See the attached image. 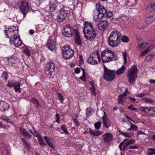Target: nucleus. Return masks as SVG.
<instances>
[{
    "label": "nucleus",
    "instance_id": "1",
    "mask_svg": "<svg viewBox=\"0 0 155 155\" xmlns=\"http://www.w3.org/2000/svg\"><path fill=\"white\" fill-rule=\"evenodd\" d=\"M101 57L103 63L116 60L117 58L116 54L108 49H105L102 51Z\"/></svg>",
    "mask_w": 155,
    "mask_h": 155
},
{
    "label": "nucleus",
    "instance_id": "2",
    "mask_svg": "<svg viewBox=\"0 0 155 155\" xmlns=\"http://www.w3.org/2000/svg\"><path fill=\"white\" fill-rule=\"evenodd\" d=\"M119 33L118 31H114L109 37L107 41L111 46L113 47L117 46L120 43Z\"/></svg>",
    "mask_w": 155,
    "mask_h": 155
},
{
    "label": "nucleus",
    "instance_id": "3",
    "mask_svg": "<svg viewBox=\"0 0 155 155\" xmlns=\"http://www.w3.org/2000/svg\"><path fill=\"white\" fill-rule=\"evenodd\" d=\"M137 69L136 65H133L129 69L127 73V77L128 79V82L131 84H134L137 77Z\"/></svg>",
    "mask_w": 155,
    "mask_h": 155
},
{
    "label": "nucleus",
    "instance_id": "4",
    "mask_svg": "<svg viewBox=\"0 0 155 155\" xmlns=\"http://www.w3.org/2000/svg\"><path fill=\"white\" fill-rule=\"evenodd\" d=\"M98 60L99 62H101V58L100 54L97 50L95 52H92L90 54V57L88 58L87 61L90 64L94 65L98 64L97 60Z\"/></svg>",
    "mask_w": 155,
    "mask_h": 155
},
{
    "label": "nucleus",
    "instance_id": "5",
    "mask_svg": "<svg viewBox=\"0 0 155 155\" xmlns=\"http://www.w3.org/2000/svg\"><path fill=\"white\" fill-rule=\"evenodd\" d=\"M104 78L108 81H111L115 78V73L114 71H110L104 65Z\"/></svg>",
    "mask_w": 155,
    "mask_h": 155
},
{
    "label": "nucleus",
    "instance_id": "6",
    "mask_svg": "<svg viewBox=\"0 0 155 155\" xmlns=\"http://www.w3.org/2000/svg\"><path fill=\"white\" fill-rule=\"evenodd\" d=\"M62 54L65 59H69L71 58L74 54V51L67 45H65L62 48Z\"/></svg>",
    "mask_w": 155,
    "mask_h": 155
},
{
    "label": "nucleus",
    "instance_id": "7",
    "mask_svg": "<svg viewBox=\"0 0 155 155\" xmlns=\"http://www.w3.org/2000/svg\"><path fill=\"white\" fill-rule=\"evenodd\" d=\"M86 32H83L85 38L87 40H93L96 37L95 31L94 28H92L91 30L90 31L87 29L86 31Z\"/></svg>",
    "mask_w": 155,
    "mask_h": 155
},
{
    "label": "nucleus",
    "instance_id": "8",
    "mask_svg": "<svg viewBox=\"0 0 155 155\" xmlns=\"http://www.w3.org/2000/svg\"><path fill=\"white\" fill-rule=\"evenodd\" d=\"M64 32L63 34L66 37H71L73 35L74 29L70 25H67L64 28Z\"/></svg>",
    "mask_w": 155,
    "mask_h": 155
},
{
    "label": "nucleus",
    "instance_id": "9",
    "mask_svg": "<svg viewBox=\"0 0 155 155\" xmlns=\"http://www.w3.org/2000/svg\"><path fill=\"white\" fill-rule=\"evenodd\" d=\"M20 9L23 14L24 17H25L26 14L29 9V6L28 2L24 0L21 1Z\"/></svg>",
    "mask_w": 155,
    "mask_h": 155
},
{
    "label": "nucleus",
    "instance_id": "10",
    "mask_svg": "<svg viewBox=\"0 0 155 155\" xmlns=\"http://www.w3.org/2000/svg\"><path fill=\"white\" fill-rule=\"evenodd\" d=\"M68 15L67 11L64 8H61L58 12V20L60 22L63 21L66 18Z\"/></svg>",
    "mask_w": 155,
    "mask_h": 155
},
{
    "label": "nucleus",
    "instance_id": "11",
    "mask_svg": "<svg viewBox=\"0 0 155 155\" xmlns=\"http://www.w3.org/2000/svg\"><path fill=\"white\" fill-rule=\"evenodd\" d=\"M5 33L6 35L8 36V37L10 39L11 37H15L16 36H18L16 33H18L17 31L13 29L9 28L8 30H5Z\"/></svg>",
    "mask_w": 155,
    "mask_h": 155
},
{
    "label": "nucleus",
    "instance_id": "12",
    "mask_svg": "<svg viewBox=\"0 0 155 155\" xmlns=\"http://www.w3.org/2000/svg\"><path fill=\"white\" fill-rule=\"evenodd\" d=\"M18 36H16L15 37H11L10 38L11 44H14L15 46L16 47H18L20 46L22 44V41L20 39L18 38Z\"/></svg>",
    "mask_w": 155,
    "mask_h": 155
},
{
    "label": "nucleus",
    "instance_id": "13",
    "mask_svg": "<svg viewBox=\"0 0 155 155\" xmlns=\"http://www.w3.org/2000/svg\"><path fill=\"white\" fill-rule=\"evenodd\" d=\"M104 115L102 118L103 122L104 127L106 128H108L111 125V122L110 120L107 117V115L105 112H104Z\"/></svg>",
    "mask_w": 155,
    "mask_h": 155
},
{
    "label": "nucleus",
    "instance_id": "14",
    "mask_svg": "<svg viewBox=\"0 0 155 155\" xmlns=\"http://www.w3.org/2000/svg\"><path fill=\"white\" fill-rule=\"evenodd\" d=\"M56 44L54 41L50 38L48 39L47 45V47L51 51H53L56 48Z\"/></svg>",
    "mask_w": 155,
    "mask_h": 155
},
{
    "label": "nucleus",
    "instance_id": "15",
    "mask_svg": "<svg viewBox=\"0 0 155 155\" xmlns=\"http://www.w3.org/2000/svg\"><path fill=\"white\" fill-rule=\"evenodd\" d=\"M104 142L106 144L109 143L113 139V137L112 134L107 133L102 135Z\"/></svg>",
    "mask_w": 155,
    "mask_h": 155
},
{
    "label": "nucleus",
    "instance_id": "16",
    "mask_svg": "<svg viewBox=\"0 0 155 155\" xmlns=\"http://www.w3.org/2000/svg\"><path fill=\"white\" fill-rule=\"evenodd\" d=\"M154 21H155V16L154 14H153V15L150 16L147 18L146 22L144 24L143 26L142 27V28H144Z\"/></svg>",
    "mask_w": 155,
    "mask_h": 155
},
{
    "label": "nucleus",
    "instance_id": "17",
    "mask_svg": "<svg viewBox=\"0 0 155 155\" xmlns=\"http://www.w3.org/2000/svg\"><path fill=\"white\" fill-rule=\"evenodd\" d=\"M9 108V105L8 103L4 101L0 102V110L3 111H5Z\"/></svg>",
    "mask_w": 155,
    "mask_h": 155
},
{
    "label": "nucleus",
    "instance_id": "18",
    "mask_svg": "<svg viewBox=\"0 0 155 155\" xmlns=\"http://www.w3.org/2000/svg\"><path fill=\"white\" fill-rule=\"evenodd\" d=\"M108 24L106 20L101 21L98 24V27L99 29L102 30L106 28L107 27Z\"/></svg>",
    "mask_w": 155,
    "mask_h": 155
},
{
    "label": "nucleus",
    "instance_id": "19",
    "mask_svg": "<svg viewBox=\"0 0 155 155\" xmlns=\"http://www.w3.org/2000/svg\"><path fill=\"white\" fill-rule=\"evenodd\" d=\"M151 46H154L150 43H146L145 42H143L140 43L137 47V48H140V50H142L144 48L149 49V47H151Z\"/></svg>",
    "mask_w": 155,
    "mask_h": 155
},
{
    "label": "nucleus",
    "instance_id": "20",
    "mask_svg": "<svg viewBox=\"0 0 155 155\" xmlns=\"http://www.w3.org/2000/svg\"><path fill=\"white\" fill-rule=\"evenodd\" d=\"M44 138L48 145L51 148L54 149L55 148V147L53 144V140L47 136H45Z\"/></svg>",
    "mask_w": 155,
    "mask_h": 155
},
{
    "label": "nucleus",
    "instance_id": "21",
    "mask_svg": "<svg viewBox=\"0 0 155 155\" xmlns=\"http://www.w3.org/2000/svg\"><path fill=\"white\" fill-rule=\"evenodd\" d=\"M85 25L83 29V32H85L87 31V29L90 31L91 30L92 28H94L93 26L91 23L87 21L85 22Z\"/></svg>",
    "mask_w": 155,
    "mask_h": 155
},
{
    "label": "nucleus",
    "instance_id": "22",
    "mask_svg": "<svg viewBox=\"0 0 155 155\" xmlns=\"http://www.w3.org/2000/svg\"><path fill=\"white\" fill-rule=\"evenodd\" d=\"M127 139H125L123 142L120 143L119 147L121 151L122 150V146L123 149L124 150L125 148L129 145V143L127 141Z\"/></svg>",
    "mask_w": 155,
    "mask_h": 155
},
{
    "label": "nucleus",
    "instance_id": "23",
    "mask_svg": "<svg viewBox=\"0 0 155 155\" xmlns=\"http://www.w3.org/2000/svg\"><path fill=\"white\" fill-rule=\"evenodd\" d=\"M120 133L122 135L125 136L126 137H128L129 138H130L134 135V133L133 132H123L122 131L119 130Z\"/></svg>",
    "mask_w": 155,
    "mask_h": 155
},
{
    "label": "nucleus",
    "instance_id": "24",
    "mask_svg": "<svg viewBox=\"0 0 155 155\" xmlns=\"http://www.w3.org/2000/svg\"><path fill=\"white\" fill-rule=\"evenodd\" d=\"M48 70L50 72H53L55 69V66L53 63L50 62L47 65Z\"/></svg>",
    "mask_w": 155,
    "mask_h": 155
},
{
    "label": "nucleus",
    "instance_id": "25",
    "mask_svg": "<svg viewBox=\"0 0 155 155\" xmlns=\"http://www.w3.org/2000/svg\"><path fill=\"white\" fill-rule=\"evenodd\" d=\"M89 132L92 135L95 136H98L102 134V133L100 131H97L95 130H93L91 129H90Z\"/></svg>",
    "mask_w": 155,
    "mask_h": 155
},
{
    "label": "nucleus",
    "instance_id": "26",
    "mask_svg": "<svg viewBox=\"0 0 155 155\" xmlns=\"http://www.w3.org/2000/svg\"><path fill=\"white\" fill-rule=\"evenodd\" d=\"M147 113L150 116H154L155 115V107H149Z\"/></svg>",
    "mask_w": 155,
    "mask_h": 155
},
{
    "label": "nucleus",
    "instance_id": "27",
    "mask_svg": "<svg viewBox=\"0 0 155 155\" xmlns=\"http://www.w3.org/2000/svg\"><path fill=\"white\" fill-rule=\"evenodd\" d=\"M154 46H151V48L149 47V49H146L143 51H142L141 53V56H143L146 54L150 50H151L154 48Z\"/></svg>",
    "mask_w": 155,
    "mask_h": 155
},
{
    "label": "nucleus",
    "instance_id": "28",
    "mask_svg": "<svg viewBox=\"0 0 155 155\" xmlns=\"http://www.w3.org/2000/svg\"><path fill=\"white\" fill-rule=\"evenodd\" d=\"M149 10L150 12L155 11V2L150 3L148 6Z\"/></svg>",
    "mask_w": 155,
    "mask_h": 155
},
{
    "label": "nucleus",
    "instance_id": "29",
    "mask_svg": "<svg viewBox=\"0 0 155 155\" xmlns=\"http://www.w3.org/2000/svg\"><path fill=\"white\" fill-rule=\"evenodd\" d=\"M98 12H100L104 16L107 13V11L104 8H99L97 9Z\"/></svg>",
    "mask_w": 155,
    "mask_h": 155
},
{
    "label": "nucleus",
    "instance_id": "30",
    "mask_svg": "<svg viewBox=\"0 0 155 155\" xmlns=\"http://www.w3.org/2000/svg\"><path fill=\"white\" fill-rule=\"evenodd\" d=\"M125 67L123 66L121 68L117 70L116 72V74L117 75H120L123 73L125 70Z\"/></svg>",
    "mask_w": 155,
    "mask_h": 155
},
{
    "label": "nucleus",
    "instance_id": "31",
    "mask_svg": "<svg viewBox=\"0 0 155 155\" xmlns=\"http://www.w3.org/2000/svg\"><path fill=\"white\" fill-rule=\"evenodd\" d=\"M31 101L35 105L37 108L39 107V104L37 100L36 99L35 97H34L31 99Z\"/></svg>",
    "mask_w": 155,
    "mask_h": 155
},
{
    "label": "nucleus",
    "instance_id": "32",
    "mask_svg": "<svg viewBox=\"0 0 155 155\" xmlns=\"http://www.w3.org/2000/svg\"><path fill=\"white\" fill-rule=\"evenodd\" d=\"M75 41L78 45H80L81 44V40L80 38V36L78 33L77 32L75 34Z\"/></svg>",
    "mask_w": 155,
    "mask_h": 155
},
{
    "label": "nucleus",
    "instance_id": "33",
    "mask_svg": "<svg viewBox=\"0 0 155 155\" xmlns=\"http://www.w3.org/2000/svg\"><path fill=\"white\" fill-rule=\"evenodd\" d=\"M147 154L148 155L155 154V148H148L147 150Z\"/></svg>",
    "mask_w": 155,
    "mask_h": 155
},
{
    "label": "nucleus",
    "instance_id": "34",
    "mask_svg": "<svg viewBox=\"0 0 155 155\" xmlns=\"http://www.w3.org/2000/svg\"><path fill=\"white\" fill-rule=\"evenodd\" d=\"M12 6L14 8H18L19 7L18 3L16 1L12 2L11 3Z\"/></svg>",
    "mask_w": 155,
    "mask_h": 155
},
{
    "label": "nucleus",
    "instance_id": "35",
    "mask_svg": "<svg viewBox=\"0 0 155 155\" xmlns=\"http://www.w3.org/2000/svg\"><path fill=\"white\" fill-rule=\"evenodd\" d=\"M125 97H118L117 101L119 104H123L125 101Z\"/></svg>",
    "mask_w": 155,
    "mask_h": 155
},
{
    "label": "nucleus",
    "instance_id": "36",
    "mask_svg": "<svg viewBox=\"0 0 155 155\" xmlns=\"http://www.w3.org/2000/svg\"><path fill=\"white\" fill-rule=\"evenodd\" d=\"M101 122L98 121L95 123L94 124V126L96 129H99L101 125Z\"/></svg>",
    "mask_w": 155,
    "mask_h": 155
},
{
    "label": "nucleus",
    "instance_id": "37",
    "mask_svg": "<svg viewBox=\"0 0 155 155\" xmlns=\"http://www.w3.org/2000/svg\"><path fill=\"white\" fill-rule=\"evenodd\" d=\"M130 94V93L128 91L127 88L125 91L123 93L118 96V97H123V96H126Z\"/></svg>",
    "mask_w": 155,
    "mask_h": 155
},
{
    "label": "nucleus",
    "instance_id": "38",
    "mask_svg": "<svg viewBox=\"0 0 155 155\" xmlns=\"http://www.w3.org/2000/svg\"><path fill=\"white\" fill-rule=\"evenodd\" d=\"M21 140L24 143L26 147L28 149L30 147V145L28 144V143L26 141V140L24 138H21Z\"/></svg>",
    "mask_w": 155,
    "mask_h": 155
},
{
    "label": "nucleus",
    "instance_id": "39",
    "mask_svg": "<svg viewBox=\"0 0 155 155\" xmlns=\"http://www.w3.org/2000/svg\"><path fill=\"white\" fill-rule=\"evenodd\" d=\"M82 70L83 71V75L81 77H80V78L82 81H86V78L85 76V72L84 69H82Z\"/></svg>",
    "mask_w": 155,
    "mask_h": 155
},
{
    "label": "nucleus",
    "instance_id": "40",
    "mask_svg": "<svg viewBox=\"0 0 155 155\" xmlns=\"http://www.w3.org/2000/svg\"><path fill=\"white\" fill-rule=\"evenodd\" d=\"M8 74L5 71H4L2 74V77L5 81H6L8 78Z\"/></svg>",
    "mask_w": 155,
    "mask_h": 155
},
{
    "label": "nucleus",
    "instance_id": "41",
    "mask_svg": "<svg viewBox=\"0 0 155 155\" xmlns=\"http://www.w3.org/2000/svg\"><path fill=\"white\" fill-rule=\"evenodd\" d=\"M29 131L35 137H38L39 135L38 132L35 130H29Z\"/></svg>",
    "mask_w": 155,
    "mask_h": 155
},
{
    "label": "nucleus",
    "instance_id": "42",
    "mask_svg": "<svg viewBox=\"0 0 155 155\" xmlns=\"http://www.w3.org/2000/svg\"><path fill=\"white\" fill-rule=\"evenodd\" d=\"M50 10L51 12H53L55 10L56 5L54 3L51 4L50 2Z\"/></svg>",
    "mask_w": 155,
    "mask_h": 155
},
{
    "label": "nucleus",
    "instance_id": "43",
    "mask_svg": "<svg viewBox=\"0 0 155 155\" xmlns=\"http://www.w3.org/2000/svg\"><path fill=\"white\" fill-rule=\"evenodd\" d=\"M61 129L64 131V133L66 134H68V131L66 127L64 125H62L61 127Z\"/></svg>",
    "mask_w": 155,
    "mask_h": 155
},
{
    "label": "nucleus",
    "instance_id": "44",
    "mask_svg": "<svg viewBox=\"0 0 155 155\" xmlns=\"http://www.w3.org/2000/svg\"><path fill=\"white\" fill-rule=\"evenodd\" d=\"M121 40L123 42H127L129 41V38L126 36L124 35L122 37Z\"/></svg>",
    "mask_w": 155,
    "mask_h": 155
},
{
    "label": "nucleus",
    "instance_id": "45",
    "mask_svg": "<svg viewBox=\"0 0 155 155\" xmlns=\"http://www.w3.org/2000/svg\"><path fill=\"white\" fill-rule=\"evenodd\" d=\"M140 110L144 113H148L149 108L147 107H140Z\"/></svg>",
    "mask_w": 155,
    "mask_h": 155
},
{
    "label": "nucleus",
    "instance_id": "46",
    "mask_svg": "<svg viewBox=\"0 0 155 155\" xmlns=\"http://www.w3.org/2000/svg\"><path fill=\"white\" fill-rule=\"evenodd\" d=\"M131 124V128H132V130L134 131H137V130L138 127L137 126L133 124L131 122H129Z\"/></svg>",
    "mask_w": 155,
    "mask_h": 155
},
{
    "label": "nucleus",
    "instance_id": "47",
    "mask_svg": "<svg viewBox=\"0 0 155 155\" xmlns=\"http://www.w3.org/2000/svg\"><path fill=\"white\" fill-rule=\"evenodd\" d=\"M19 129L21 134L23 135V136L27 133L26 130L22 127L20 128Z\"/></svg>",
    "mask_w": 155,
    "mask_h": 155
},
{
    "label": "nucleus",
    "instance_id": "48",
    "mask_svg": "<svg viewBox=\"0 0 155 155\" xmlns=\"http://www.w3.org/2000/svg\"><path fill=\"white\" fill-rule=\"evenodd\" d=\"M143 101L145 102L146 103H151L153 102V101L150 98H144Z\"/></svg>",
    "mask_w": 155,
    "mask_h": 155
},
{
    "label": "nucleus",
    "instance_id": "49",
    "mask_svg": "<svg viewBox=\"0 0 155 155\" xmlns=\"http://www.w3.org/2000/svg\"><path fill=\"white\" fill-rule=\"evenodd\" d=\"M24 52L25 53V55L28 56L30 55V51L28 49H26L24 50Z\"/></svg>",
    "mask_w": 155,
    "mask_h": 155
},
{
    "label": "nucleus",
    "instance_id": "50",
    "mask_svg": "<svg viewBox=\"0 0 155 155\" xmlns=\"http://www.w3.org/2000/svg\"><path fill=\"white\" fill-rule=\"evenodd\" d=\"M1 119L4 122L7 123H10L11 121V120L7 117H2Z\"/></svg>",
    "mask_w": 155,
    "mask_h": 155
},
{
    "label": "nucleus",
    "instance_id": "51",
    "mask_svg": "<svg viewBox=\"0 0 155 155\" xmlns=\"http://www.w3.org/2000/svg\"><path fill=\"white\" fill-rule=\"evenodd\" d=\"M55 117L57 118L56 121L58 123H59L60 122V115L58 113H57L55 115Z\"/></svg>",
    "mask_w": 155,
    "mask_h": 155
},
{
    "label": "nucleus",
    "instance_id": "52",
    "mask_svg": "<svg viewBox=\"0 0 155 155\" xmlns=\"http://www.w3.org/2000/svg\"><path fill=\"white\" fill-rule=\"evenodd\" d=\"M153 57V54H151L148 55L145 58V59L146 60L149 61L150 60L152 59Z\"/></svg>",
    "mask_w": 155,
    "mask_h": 155
},
{
    "label": "nucleus",
    "instance_id": "53",
    "mask_svg": "<svg viewBox=\"0 0 155 155\" xmlns=\"http://www.w3.org/2000/svg\"><path fill=\"white\" fill-rule=\"evenodd\" d=\"M25 137L27 139H30L31 138V136L27 133V132L23 136Z\"/></svg>",
    "mask_w": 155,
    "mask_h": 155
},
{
    "label": "nucleus",
    "instance_id": "54",
    "mask_svg": "<svg viewBox=\"0 0 155 155\" xmlns=\"http://www.w3.org/2000/svg\"><path fill=\"white\" fill-rule=\"evenodd\" d=\"M14 89L16 91H19L20 90V85L17 84L14 86Z\"/></svg>",
    "mask_w": 155,
    "mask_h": 155
},
{
    "label": "nucleus",
    "instance_id": "55",
    "mask_svg": "<svg viewBox=\"0 0 155 155\" xmlns=\"http://www.w3.org/2000/svg\"><path fill=\"white\" fill-rule=\"evenodd\" d=\"M91 91L92 93L93 94L94 96H96V94L95 92V89L94 86L92 87H91Z\"/></svg>",
    "mask_w": 155,
    "mask_h": 155
},
{
    "label": "nucleus",
    "instance_id": "56",
    "mask_svg": "<svg viewBox=\"0 0 155 155\" xmlns=\"http://www.w3.org/2000/svg\"><path fill=\"white\" fill-rule=\"evenodd\" d=\"M123 56L124 58V63L126 64L127 62V59L126 58L127 56L125 52L123 53Z\"/></svg>",
    "mask_w": 155,
    "mask_h": 155
},
{
    "label": "nucleus",
    "instance_id": "57",
    "mask_svg": "<svg viewBox=\"0 0 155 155\" xmlns=\"http://www.w3.org/2000/svg\"><path fill=\"white\" fill-rule=\"evenodd\" d=\"M99 14L97 15V18L98 19H101L104 16L100 12H99Z\"/></svg>",
    "mask_w": 155,
    "mask_h": 155
},
{
    "label": "nucleus",
    "instance_id": "58",
    "mask_svg": "<svg viewBox=\"0 0 155 155\" xmlns=\"http://www.w3.org/2000/svg\"><path fill=\"white\" fill-rule=\"evenodd\" d=\"M139 134H143L145 135H147V134H145L144 132H142L141 131H139L137 133V135Z\"/></svg>",
    "mask_w": 155,
    "mask_h": 155
},
{
    "label": "nucleus",
    "instance_id": "59",
    "mask_svg": "<svg viewBox=\"0 0 155 155\" xmlns=\"http://www.w3.org/2000/svg\"><path fill=\"white\" fill-rule=\"evenodd\" d=\"M80 71V69L79 68H75V72L77 74H79Z\"/></svg>",
    "mask_w": 155,
    "mask_h": 155
},
{
    "label": "nucleus",
    "instance_id": "60",
    "mask_svg": "<svg viewBox=\"0 0 155 155\" xmlns=\"http://www.w3.org/2000/svg\"><path fill=\"white\" fill-rule=\"evenodd\" d=\"M106 17H107L110 18L112 16L113 14H112V13H110V12L107 13H107L106 14Z\"/></svg>",
    "mask_w": 155,
    "mask_h": 155
},
{
    "label": "nucleus",
    "instance_id": "61",
    "mask_svg": "<svg viewBox=\"0 0 155 155\" xmlns=\"http://www.w3.org/2000/svg\"><path fill=\"white\" fill-rule=\"evenodd\" d=\"M127 142L129 143V145L130 144L134 143L135 142V141L133 140H130L127 141Z\"/></svg>",
    "mask_w": 155,
    "mask_h": 155
},
{
    "label": "nucleus",
    "instance_id": "62",
    "mask_svg": "<svg viewBox=\"0 0 155 155\" xmlns=\"http://www.w3.org/2000/svg\"><path fill=\"white\" fill-rule=\"evenodd\" d=\"M138 146H130L129 147V149H138Z\"/></svg>",
    "mask_w": 155,
    "mask_h": 155
},
{
    "label": "nucleus",
    "instance_id": "63",
    "mask_svg": "<svg viewBox=\"0 0 155 155\" xmlns=\"http://www.w3.org/2000/svg\"><path fill=\"white\" fill-rule=\"evenodd\" d=\"M40 144L43 147H45L46 146V144L43 142V141L40 143Z\"/></svg>",
    "mask_w": 155,
    "mask_h": 155
},
{
    "label": "nucleus",
    "instance_id": "64",
    "mask_svg": "<svg viewBox=\"0 0 155 155\" xmlns=\"http://www.w3.org/2000/svg\"><path fill=\"white\" fill-rule=\"evenodd\" d=\"M38 140L39 141V143H40L42 141H43V139L41 138V137L40 135L38 136Z\"/></svg>",
    "mask_w": 155,
    "mask_h": 155
}]
</instances>
